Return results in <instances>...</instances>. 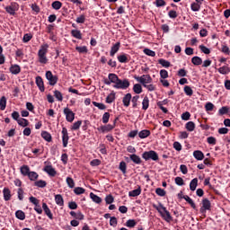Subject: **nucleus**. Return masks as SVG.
<instances>
[{"instance_id":"f8f14e48","label":"nucleus","mask_w":230,"mask_h":230,"mask_svg":"<svg viewBox=\"0 0 230 230\" xmlns=\"http://www.w3.org/2000/svg\"><path fill=\"white\" fill-rule=\"evenodd\" d=\"M36 85L40 93H44V91H46V87L44 86V80L40 75L36 76Z\"/></svg>"},{"instance_id":"052dcab7","label":"nucleus","mask_w":230,"mask_h":230,"mask_svg":"<svg viewBox=\"0 0 230 230\" xmlns=\"http://www.w3.org/2000/svg\"><path fill=\"white\" fill-rule=\"evenodd\" d=\"M190 118H191V113L189 111H185L181 114V119H183V121H188Z\"/></svg>"},{"instance_id":"72a5a7b5","label":"nucleus","mask_w":230,"mask_h":230,"mask_svg":"<svg viewBox=\"0 0 230 230\" xmlns=\"http://www.w3.org/2000/svg\"><path fill=\"white\" fill-rule=\"evenodd\" d=\"M185 128L189 131V132H193V130H195V122L193 121H189L185 124Z\"/></svg>"},{"instance_id":"de8ad7c7","label":"nucleus","mask_w":230,"mask_h":230,"mask_svg":"<svg viewBox=\"0 0 230 230\" xmlns=\"http://www.w3.org/2000/svg\"><path fill=\"white\" fill-rule=\"evenodd\" d=\"M54 96L56 99H58V102H62L64 100V96L62 95V93L58 90L54 91Z\"/></svg>"},{"instance_id":"680f3d73","label":"nucleus","mask_w":230,"mask_h":230,"mask_svg":"<svg viewBox=\"0 0 230 230\" xmlns=\"http://www.w3.org/2000/svg\"><path fill=\"white\" fill-rule=\"evenodd\" d=\"M75 50L78 53H87L89 51V49H87V47L83 46V47H75Z\"/></svg>"},{"instance_id":"f3484780","label":"nucleus","mask_w":230,"mask_h":230,"mask_svg":"<svg viewBox=\"0 0 230 230\" xmlns=\"http://www.w3.org/2000/svg\"><path fill=\"white\" fill-rule=\"evenodd\" d=\"M130 100H132V94L131 93H127L122 99V102H123L124 107H129L130 106Z\"/></svg>"},{"instance_id":"e2e57ef3","label":"nucleus","mask_w":230,"mask_h":230,"mask_svg":"<svg viewBox=\"0 0 230 230\" xmlns=\"http://www.w3.org/2000/svg\"><path fill=\"white\" fill-rule=\"evenodd\" d=\"M174 182L177 186H184V180L179 176L174 179Z\"/></svg>"},{"instance_id":"a211bd4d","label":"nucleus","mask_w":230,"mask_h":230,"mask_svg":"<svg viewBox=\"0 0 230 230\" xmlns=\"http://www.w3.org/2000/svg\"><path fill=\"white\" fill-rule=\"evenodd\" d=\"M129 159L135 164H141V163H143L142 160H141V157H139V155H137L136 154L129 155Z\"/></svg>"},{"instance_id":"e433bc0d","label":"nucleus","mask_w":230,"mask_h":230,"mask_svg":"<svg viewBox=\"0 0 230 230\" xmlns=\"http://www.w3.org/2000/svg\"><path fill=\"white\" fill-rule=\"evenodd\" d=\"M116 100V93L112 92L106 97V103H112Z\"/></svg>"},{"instance_id":"7c9ffc66","label":"nucleus","mask_w":230,"mask_h":230,"mask_svg":"<svg viewBox=\"0 0 230 230\" xmlns=\"http://www.w3.org/2000/svg\"><path fill=\"white\" fill-rule=\"evenodd\" d=\"M191 63L194 66H202V59L199 56H195L191 58Z\"/></svg>"},{"instance_id":"8fccbe9b","label":"nucleus","mask_w":230,"mask_h":230,"mask_svg":"<svg viewBox=\"0 0 230 230\" xmlns=\"http://www.w3.org/2000/svg\"><path fill=\"white\" fill-rule=\"evenodd\" d=\"M93 105L98 107L100 111H105V109H107V106L102 102H93Z\"/></svg>"},{"instance_id":"6ab92c4d","label":"nucleus","mask_w":230,"mask_h":230,"mask_svg":"<svg viewBox=\"0 0 230 230\" xmlns=\"http://www.w3.org/2000/svg\"><path fill=\"white\" fill-rule=\"evenodd\" d=\"M9 71L12 75H19L21 73V66L19 65H12Z\"/></svg>"},{"instance_id":"2eb2a0df","label":"nucleus","mask_w":230,"mask_h":230,"mask_svg":"<svg viewBox=\"0 0 230 230\" xmlns=\"http://www.w3.org/2000/svg\"><path fill=\"white\" fill-rule=\"evenodd\" d=\"M3 195H4V200H5V202H8V200H11L12 199V190H10L9 188H4L3 190Z\"/></svg>"},{"instance_id":"09e8293b","label":"nucleus","mask_w":230,"mask_h":230,"mask_svg":"<svg viewBox=\"0 0 230 230\" xmlns=\"http://www.w3.org/2000/svg\"><path fill=\"white\" fill-rule=\"evenodd\" d=\"M155 193L158 195V197H165L166 196V190L164 189L157 188L155 189Z\"/></svg>"},{"instance_id":"13d9d810","label":"nucleus","mask_w":230,"mask_h":230,"mask_svg":"<svg viewBox=\"0 0 230 230\" xmlns=\"http://www.w3.org/2000/svg\"><path fill=\"white\" fill-rule=\"evenodd\" d=\"M155 4L157 8H161L166 4V1L164 0H155Z\"/></svg>"},{"instance_id":"58836bf2","label":"nucleus","mask_w":230,"mask_h":230,"mask_svg":"<svg viewBox=\"0 0 230 230\" xmlns=\"http://www.w3.org/2000/svg\"><path fill=\"white\" fill-rule=\"evenodd\" d=\"M17 123L20 125V127H28V125H30V121L23 118L19 119Z\"/></svg>"},{"instance_id":"f03ea898","label":"nucleus","mask_w":230,"mask_h":230,"mask_svg":"<svg viewBox=\"0 0 230 230\" xmlns=\"http://www.w3.org/2000/svg\"><path fill=\"white\" fill-rule=\"evenodd\" d=\"M49 48V45L43 44L40 46L39 51H38V58L40 64H48V49Z\"/></svg>"},{"instance_id":"9b49d317","label":"nucleus","mask_w":230,"mask_h":230,"mask_svg":"<svg viewBox=\"0 0 230 230\" xmlns=\"http://www.w3.org/2000/svg\"><path fill=\"white\" fill-rule=\"evenodd\" d=\"M117 59L120 64H128V62H130V55L121 53L117 57Z\"/></svg>"},{"instance_id":"f257e3e1","label":"nucleus","mask_w":230,"mask_h":230,"mask_svg":"<svg viewBox=\"0 0 230 230\" xmlns=\"http://www.w3.org/2000/svg\"><path fill=\"white\" fill-rule=\"evenodd\" d=\"M104 84L105 85H111V84H114V89L125 90L130 87V81H128V79L121 80L119 77H118V75L112 73L108 75V79L104 80Z\"/></svg>"},{"instance_id":"cd10ccee","label":"nucleus","mask_w":230,"mask_h":230,"mask_svg":"<svg viewBox=\"0 0 230 230\" xmlns=\"http://www.w3.org/2000/svg\"><path fill=\"white\" fill-rule=\"evenodd\" d=\"M139 195H141V187L128 192V197H139Z\"/></svg>"},{"instance_id":"4468645a","label":"nucleus","mask_w":230,"mask_h":230,"mask_svg":"<svg viewBox=\"0 0 230 230\" xmlns=\"http://www.w3.org/2000/svg\"><path fill=\"white\" fill-rule=\"evenodd\" d=\"M42 209L47 215V217L49 218V220H53V213H51V209H49V207H48V204L42 203Z\"/></svg>"},{"instance_id":"5fc2aeb1","label":"nucleus","mask_w":230,"mask_h":230,"mask_svg":"<svg viewBox=\"0 0 230 230\" xmlns=\"http://www.w3.org/2000/svg\"><path fill=\"white\" fill-rule=\"evenodd\" d=\"M80 127H82V120H78V121L75 122L71 127V130H78V128H80Z\"/></svg>"},{"instance_id":"864d4df0","label":"nucleus","mask_w":230,"mask_h":230,"mask_svg":"<svg viewBox=\"0 0 230 230\" xmlns=\"http://www.w3.org/2000/svg\"><path fill=\"white\" fill-rule=\"evenodd\" d=\"M199 49L205 55H209V53H211V50L204 45H199Z\"/></svg>"},{"instance_id":"b1692460","label":"nucleus","mask_w":230,"mask_h":230,"mask_svg":"<svg viewBox=\"0 0 230 230\" xmlns=\"http://www.w3.org/2000/svg\"><path fill=\"white\" fill-rule=\"evenodd\" d=\"M41 137H43V139H45V141H48V143H51V141L53 139L51 137V134L48 131H42Z\"/></svg>"},{"instance_id":"bb28decb","label":"nucleus","mask_w":230,"mask_h":230,"mask_svg":"<svg viewBox=\"0 0 230 230\" xmlns=\"http://www.w3.org/2000/svg\"><path fill=\"white\" fill-rule=\"evenodd\" d=\"M90 198L93 202H95V204H102V198H100V196L94 194L93 192L90 193Z\"/></svg>"},{"instance_id":"4be33fe9","label":"nucleus","mask_w":230,"mask_h":230,"mask_svg":"<svg viewBox=\"0 0 230 230\" xmlns=\"http://www.w3.org/2000/svg\"><path fill=\"white\" fill-rule=\"evenodd\" d=\"M148 107H150V99H148V96H145L142 102V109L147 111Z\"/></svg>"},{"instance_id":"2f4dec72","label":"nucleus","mask_w":230,"mask_h":230,"mask_svg":"<svg viewBox=\"0 0 230 230\" xmlns=\"http://www.w3.org/2000/svg\"><path fill=\"white\" fill-rule=\"evenodd\" d=\"M34 186L37 188H46V186H48V182L44 180H39L34 182Z\"/></svg>"},{"instance_id":"412c9836","label":"nucleus","mask_w":230,"mask_h":230,"mask_svg":"<svg viewBox=\"0 0 230 230\" xmlns=\"http://www.w3.org/2000/svg\"><path fill=\"white\" fill-rule=\"evenodd\" d=\"M193 157L197 159V161L204 160V153L200 150H196L193 152Z\"/></svg>"},{"instance_id":"c756f323","label":"nucleus","mask_w":230,"mask_h":230,"mask_svg":"<svg viewBox=\"0 0 230 230\" xmlns=\"http://www.w3.org/2000/svg\"><path fill=\"white\" fill-rule=\"evenodd\" d=\"M55 202L58 206H64V198L62 195L58 194L55 196Z\"/></svg>"},{"instance_id":"f704fd0d","label":"nucleus","mask_w":230,"mask_h":230,"mask_svg":"<svg viewBox=\"0 0 230 230\" xmlns=\"http://www.w3.org/2000/svg\"><path fill=\"white\" fill-rule=\"evenodd\" d=\"M119 170H120L123 175L127 174V163H125V161L119 163Z\"/></svg>"},{"instance_id":"0e129e2a","label":"nucleus","mask_w":230,"mask_h":230,"mask_svg":"<svg viewBox=\"0 0 230 230\" xmlns=\"http://www.w3.org/2000/svg\"><path fill=\"white\" fill-rule=\"evenodd\" d=\"M31 39H33V35L30 34V33H26L23 35V42H30L31 40Z\"/></svg>"},{"instance_id":"dca6fc26","label":"nucleus","mask_w":230,"mask_h":230,"mask_svg":"<svg viewBox=\"0 0 230 230\" xmlns=\"http://www.w3.org/2000/svg\"><path fill=\"white\" fill-rule=\"evenodd\" d=\"M119 48H121L120 42H117L116 44H114L111 49L110 55L111 57H114V55H116V53L119 51Z\"/></svg>"},{"instance_id":"a878e982","label":"nucleus","mask_w":230,"mask_h":230,"mask_svg":"<svg viewBox=\"0 0 230 230\" xmlns=\"http://www.w3.org/2000/svg\"><path fill=\"white\" fill-rule=\"evenodd\" d=\"M218 73H220V75H229L230 73V67L227 66H223L221 67H219L217 69Z\"/></svg>"},{"instance_id":"ddd939ff","label":"nucleus","mask_w":230,"mask_h":230,"mask_svg":"<svg viewBox=\"0 0 230 230\" xmlns=\"http://www.w3.org/2000/svg\"><path fill=\"white\" fill-rule=\"evenodd\" d=\"M43 172L48 173L49 177H55V175H57V171L55 170V168H53V165H46L43 168Z\"/></svg>"},{"instance_id":"3c124183","label":"nucleus","mask_w":230,"mask_h":230,"mask_svg":"<svg viewBox=\"0 0 230 230\" xmlns=\"http://www.w3.org/2000/svg\"><path fill=\"white\" fill-rule=\"evenodd\" d=\"M227 112H229V108L227 106H223L218 111L219 116H224V114H227Z\"/></svg>"},{"instance_id":"aec40b11","label":"nucleus","mask_w":230,"mask_h":230,"mask_svg":"<svg viewBox=\"0 0 230 230\" xmlns=\"http://www.w3.org/2000/svg\"><path fill=\"white\" fill-rule=\"evenodd\" d=\"M197 186H199V179L194 178L190 181V191H195L197 190Z\"/></svg>"},{"instance_id":"603ef678","label":"nucleus","mask_w":230,"mask_h":230,"mask_svg":"<svg viewBox=\"0 0 230 230\" xmlns=\"http://www.w3.org/2000/svg\"><path fill=\"white\" fill-rule=\"evenodd\" d=\"M110 119H111V113L104 112V114L102 115V123H104V125H107V123H109Z\"/></svg>"},{"instance_id":"4c0bfd02","label":"nucleus","mask_w":230,"mask_h":230,"mask_svg":"<svg viewBox=\"0 0 230 230\" xmlns=\"http://www.w3.org/2000/svg\"><path fill=\"white\" fill-rule=\"evenodd\" d=\"M158 64L163 66V67H170V66H172V63H170V61L164 58L158 59Z\"/></svg>"},{"instance_id":"7ed1b4c3","label":"nucleus","mask_w":230,"mask_h":230,"mask_svg":"<svg viewBox=\"0 0 230 230\" xmlns=\"http://www.w3.org/2000/svg\"><path fill=\"white\" fill-rule=\"evenodd\" d=\"M142 157L145 159V161H159V155H157V152L154 150L146 151L142 154Z\"/></svg>"},{"instance_id":"5701e85b","label":"nucleus","mask_w":230,"mask_h":230,"mask_svg":"<svg viewBox=\"0 0 230 230\" xmlns=\"http://www.w3.org/2000/svg\"><path fill=\"white\" fill-rule=\"evenodd\" d=\"M150 134H151L150 130L144 129L138 133V137H140V139H146V137H148Z\"/></svg>"},{"instance_id":"473e14b6","label":"nucleus","mask_w":230,"mask_h":230,"mask_svg":"<svg viewBox=\"0 0 230 230\" xmlns=\"http://www.w3.org/2000/svg\"><path fill=\"white\" fill-rule=\"evenodd\" d=\"M15 217H16V218H18V220H25L26 214L22 210H17L15 212Z\"/></svg>"},{"instance_id":"9d476101","label":"nucleus","mask_w":230,"mask_h":230,"mask_svg":"<svg viewBox=\"0 0 230 230\" xmlns=\"http://www.w3.org/2000/svg\"><path fill=\"white\" fill-rule=\"evenodd\" d=\"M62 143L64 148H67V143L69 142V133H67V128H62Z\"/></svg>"},{"instance_id":"6e6d98bb","label":"nucleus","mask_w":230,"mask_h":230,"mask_svg":"<svg viewBox=\"0 0 230 230\" xmlns=\"http://www.w3.org/2000/svg\"><path fill=\"white\" fill-rule=\"evenodd\" d=\"M19 200H24V190L22 188H19L17 191Z\"/></svg>"},{"instance_id":"4d7b16f0","label":"nucleus","mask_w":230,"mask_h":230,"mask_svg":"<svg viewBox=\"0 0 230 230\" xmlns=\"http://www.w3.org/2000/svg\"><path fill=\"white\" fill-rule=\"evenodd\" d=\"M137 222H136V220H134V219H129V220H128L127 222H126V226H127V227H136V226H137Z\"/></svg>"},{"instance_id":"37998d69","label":"nucleus","mask_w":230,"mask_h":230,"mask_svg":"<svg viewBox=\"0 0 230 230\" xmlns=\"http://www.w3.org/2000/svg\"><path fill=\"white\" fill-rule=\"evenodd\" d=\"M0 109L2 111H4V109H6V97L5 96H2L0 99Z\"/></svg>"},{"instance_id":"79ce46f5","label":"nucleus","mask_w":230,"mask_h":230,"mask_svg":"<svg viewBox=\"0 0 230 230\" xmlns=\"http://www.w3.org/2000/svg\"><path fill=\"white\" fill-rule=\"evenodd\" d=\"M183 91L187 96H193V90L190 87V85H185Z\"/></svg>"},{"instance_id":"49530a36","label":"nucleus","mask_w":230,"mask_h":230,"mask_svg":"<svg viewBox=\"0 0 230 230\" xmlns=\"http://www.w3.org/2000/svg\"><path fill=\"white\" fill-rule=\"evenodd\" d=\"M74 193H75V195H84V193H85V189L82 187H75L74 189Z\"/></svg>"},{"instance_id":"c9c22d12","label":"nucleus","mask_w":230,"mask_h":230,"mask_svg":"<svg viewBox=\"0 0 230 230\" xmlns=\"http://www.w3.org/2000/svg\"><path fill=\"white\" fill-rule=\"evenodd\" d=\"M133 91L136 94H141L143 93V87L139 84H136L133 86Z\"/></svg>"},{"instance_id":"a18cd8bd","label":"nucleus","mask_w":230,"mask_h":230,"mask_svg":"<svg viewBox=\"0 0 230 230\" xmlns=\"http://www.w3.org/2000/svg\"><path fill=\"white\" fill-rule=\"evenodd\" d=\"M200 4H197L196 2H193L190 4V9L192 10V12H199L200 11Z\"/></svg>"},{"instance_id":"c03bdc74","label":"nucleus","mask_w":230,"mask_h":230,"mask_svg":"<svg viewBox=\"0 0 230 230\" xmlns=\"http://www.w3.org/2000/svg\"><path fill=\"white\" fill-rule=\"evenodd\" d=\"M51 6L54 10H60L62 8V2L55 1L52 3Z\"/></svg>"},{"instance_id":"423d86ee","label":"nucleus","mask_w":230,"mask_h":230,"mask_svg":"<svg viewBox=\"0 0 230 230\" xmlns=\"http://www.w3.org/2000/svg\"><path fill=\"white\" fill-rule=\"evenodd\" d=\"M135 80L142 84L143 87L146 85V84H152V76L150 75H143L142 76H135Z\"/></svg>"},{"instance_id":"774afa93","label":"nucleus","mask_w":230,"mask_h":230,"mask_svg":"<svg viewBox=\"0 0 230 230\" xmlns=\"http://www.w3.org/2000/svg\"><path fill=\"white\" fill-rule=\"evenodd\" d=\"M221 51L222 53H225V55H230V49L229 47H227V45H222Z\"/></svg>"},{"instance_id":"69168bd1","label":"nucleus","mask_w":230,"mask_h":230,"mask_svg":"<svg viewBox=\"0 0 230 230\" xmlns=\"http://www.w3.org/2000/svg\"><path fill=\"white\" fill-rule=\"evenodd\" d=\"M66 184L70 188H75V180H73V178H71V177H67L66 178Z\"/></svg>"},{"instance_id":"0eeeda50","label":"nucleus","mask_w":230,"mask_h":230,"mask_svg":"<svg viewBox=\"0 0 230 230\" xmlns=\"http://www.w3.org/2000/svg\"><path fill=\"white\" fill-rule=\"evenodd\" d=\"M4 10L9 15H15V12L19 10V4L12 2L10 5L5 6Z\"/></svg>"},{"instance_id":"6e6552de","label":"nucleus","mask_w":230,"mask_h":230,"mask_svg":"<svg viewBox=\"0 0 230 230\" xmlns=\"http://www.w3.org/2000/svg\"><path fill=\"white\" fill-rule=\"evenodd\" d=\"M47 80L49 81V85H57V82H58V76L54 75L51 71H47L45 74Z\"/></svg>"},{"instance_id":"a19ab883","label":"nucleus","mask_w":230,"mask_h":230,"mask_svg":"<svg viewBox=\"0 0 230 230\" xmlns=\"http://www.w3.org/2000/svg\"><path fill=\"white\" fill-rule=\"evenodd\" d=\"M139 102V95H135L132 99H131V103H132V107L133 109H137V103Z\"/></svg>"},{"instance_id":"39448f33","label":"nucleus","mask_w":230,"mask_h":230,"mask_svg":"<svg viewBox=\"0 0 230 230\" xmlns=\"http://www.w3.org/2000/svg\"><path fill=\"white\" fill-rule=\"evenodd\" d=\"M202 207L199 208V213L201 215H206L207 211H211V201L207 198L203 199L201 201Z\"/></svg>"},{"instance_id":"ea45409f","label":"nucleus","mask_w":230,"mask_h":230,"mask_svg":"<svg viewBox=\"0 0 230 230\" xmlns=\"http://www.w3.org/2000/svg\"><path fill=\"white\" fill-rule=\"evenodd\" d=\"M27 177L30 179V181H35L37 179H39V173L36 172H30Z\"/></svg>"},{"instance_id":"1a4fd4ad","label":"nucleus","mask_w":230,"mask_h":230,"mask_svg":"<svg viewBox=\"0 0 230 230\" xmlns=\"http://www.w3.org/2000/svg\"><path fill=\"white\" fill-rule=\"evenodd\" d=\"M63 113L65 114L66 119L68 123H73V121H75V112H73L71 109L65 108Z\"/></svg>"},{"instance_id":"bf43d9fd","label":"nucleus","mask_w":230,"mask_h":230,"mask_svg":"<svg viewBox=\"0 0 230 230\" xmlns=\"http://www.w3.org/2000/svg\"><path fill=\"white\" fill-rule=\"evenodd\" d=\"M144 53H145V55H147V57H155V51H154L150 49H145Z\"/></svg>"},{"instance_id":"20e7f679","label":"nucleus","mask_w":230,"mask_h":230,"mask_svg":"<svg viewBox=\"0 0 230 230\" xmlns=\"http://www.w3.org/2000/svg\"><path fill=\"white\" fill-rule=\"evenodd\" d=\"M160 208L164 212L161 211L159 208H157V210L161 214L163 218L165 220V222H172V220H173V217L170 214V211L166 209V207L163 206V204H160Z\"/></svg>"},{"instance_id":"338daca9","label":"nucleus","mask_w":230,"mask_h":230,"mask_svg":"<svg viewBox=\"0 0 230 230\" xmlns=\"http://www.w3.org/2000/svg\"><path fill=\"white\" fill-rule=\"evenodd\" d=\"M205 109L207 111H213V109H215V104H213L212 102H207L205 105Z\"/></svg>"},{"instance_id":"393cba45","label":"nucleus","mask_w":230,"mask_h":230,"mask_svg":"<svg viewBox=\"0 0 230 230\" xmlns=\"http://www.w3.org/2000/svg\"><path fill=\"white\" fill-rule=\"evenodd\" d=\"M22 175H24V177H28L30 175V166L28 165H22L20 169Z\"/></svg>"},{"instance_id":"c85d7f7f","label":"nucleus","mask_w":230,"mask_h":230,"mask_svg":"<svg viewBox=\"0 0 230 230\" xmlns=\"http://www.w3.org/2000/svg\"><path fill=\"white\" fill-rule=\"evenodd\" d=\"M71 35L75 39H78L79 40H82V31H80L78 30H72L71 31Z\"/></svg>"}]
</instances>
